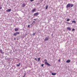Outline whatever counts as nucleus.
I'll return each mask as SVG.
<instances>
[{
  "mask_svg": "<svg viewBox=\"0 0 77 77\" xmlns=\"http://www.w3.org/2000/svg\"><path fill=\"white\" fill-rule=\"evenodd\" d=\"M44 61H45V64L46 65H48V66H51V65L49 64V63H47V60L46 59H45Z\"/></svg>",
  "mask_w": 77,
  "mask_h": 77,
  "instance_id": "obj_1",
  "label": "nucleus"
},
{
  "mask_svg": "<svg viewBox=\"0 0 77 77\" xmlns=\"http://www.w3.org/2000/svg\"><path fill=\"white\" fill-rule=\"evenodd\" d=\"M71 7V4H68L66 5V8H69Z\"/></svg>",
  "mask_w": 77,
  "mask_h": 77,
  "instance_id": "obj_2",
  "label": "nucleus"
},
{
  "mask_svg": "<svg viewBox=\"0 0 77 77\" xmlns=\"http://www.w3.org/2000/svg\"><path fill=\"white\" fill-rule=\"evenodd\" d=\"M17 34H20V32H16L14 33L13 35L14 36H17Z\"/></svg>",
  "mask_w": 77,
  "mask_h": 77,
  "instance_id": "obj_3",
  "label": "nucleus"
},
{
  "mask_svg": "<svg viewBox=\"0 0 77 77\" xmlns=\"http://www.w3.org/2000/svg\"><path fill=\"white\" fill-rule=\"evenodd\" d=\"M48 39H49V38L48 37H46L45 38L44 41H48Z\"/></svg>",
  "mask_w": 77,
  "mask_h": 77,
  "instance_id": "obj_4",
  "label": "nucleus"
},
{
  "mask_svg": "<svg viewBox=\"0 0 77 77\" xmlns=\"http://www.w3.org/2000/svg\"><path fill=\"white\" fill-rule=\"evenodd\" d=\"M38 15H39V13H36L34 14V16H38Z\"/></svg>",
  "mask_w": 77,
  "mask_h": 77,
  "instance_id": "obj_5",
  "label": "nucleus"
},
{
  "mask_svg": "<svg viewBox=\"0 0 77 77\" xmlns=\"http://www.w3.org/2000/svg\"><path fill=\"white\" fill-rule=\"evenodd\" d=\"M11 9H8L6 11V12H11Z\"/></svg>",
  "mask_w": 77,
  "mask_h": 77,
  "instance_id": "obj_6",
  "label": "nucleus"
},
{
  "mask_svg": "<svg viewBox=\"0 0 77 77\" xmlns=\"http://www.w3.org/2000/svg\"><path fill=\"white\" fill-rule=\"evenodd\" d=\"M35 11H36V8H34L32 10V12H35Z\"/></svg>",
  "mask_w": 77,
  "mask_h": 77,
  "instance_id": "obj_7",
  "label": "nucleus"
},
{
  "mask_svg": "<svg viewBox=\"0 0 77 77\" xmlns=\"http://www.w3.org/2000/svg\"><path fill=\"white\" fill-rule=\"evenodd\" d=\"M70 62L71 60H68L66 61V62H67V63H69V62Z\"/></svg>",
  "mask_w": 77,
  "mask_h": 77,
  "instance_id": "obj_8",
  "label": "nucleus"
},
{
  "mask_svg": "<svg viewBox=\"0 0 77 77\" xmlns=\"http://www.w3.org/2000/svg\"><path fill=\"white\" fill-rule=\"evenodd\" d=\"M67 30H69L70 31H71V28L69 27H67Z\"/></svg>",
  "mask_w": 77,
  "mask_h": 77,
  "instance_id": "obj_9",
  "label": "nucleus"
},
{
  "mask_svg": "<svg viewBox=\"0 0 77 77\" xmlns=\"http://www.w3.org/2000/svg\"><path fill=\"white\" fill-rule=\"evenodd\" d=\"M52 75H56V73H52Z\"/></svg>",
  "mask_w": 77,
  "mask_h": 77,
  "instance_id": "obj_10",
  "label": "nucleus"
},
{
  "mask_svg": "<svg viewBox=\"0 0 77 77\" xmlns=\"http://www.w3.org/2000/svg\"><path fill=\"white\" fill-rule=\"evenodd\" d=\"M20 65H21V63H19L18 64H17L16 66H20Z\"/></svg>",
  "mask_w": 77,
  "mask_h": 77,
  "instance_id": "obj_11",
  "label": "nucleus"
},
{
  "mask_svg": "<svg viewBox=\"0 0 77 77\" xmlns=\"http://www.w3.org/2000/svg\"><path fill=\"white\" fill-rule=\"evenodd\" d=\"M18 28H15V31H18Z\"/></svg>",
  "mask_w": 77,
  "mask_h": 77,
  "instance_id": "obj_12",
  "label": "nucleus"
},
{
  "mask_svg": "<svg viewBox=\"0 0 77 77\" xmlns=\"http://www.w3.org/2000/svg\"><path fill=\"white\" fill-rule=\"evenodd\" d=\"M72 23H76V22H75V21H72Z\"/></svg>",
  "mask_w": 77,
  "mask_h": 77,
  "instance_id": "obj_13",
  "label": "nucleus"
},
{
  "mask_svg": "<svg viewBox=\"0 0 77 77\" xmlns=\"http://www.w3.org/2000/svg\"><path fill=\"white\" fill-rule=\"evenodd\" d=\"M26 6V5H25V4H24V3H23L22 5L23 7H24V6Z\"/></svg>",
  "mask_w": 77,
  "mask_h": 77,
  "instance_id": "obj_14",
  "label": "nucleus"
},
{
  "mask_svg": "<svg viewBox=\"0 0 77 77\" xmlns=\"http://www.w3.org/2000/svg\"><path fill=\"white\" fill-rule=\"evenodd\" d=\"M36 35V32H34L33 33L32 35L33 36H34V35Z\"/></svg>",
  "mask_w": 77,
  "mask_h": 77,
  "instance_id": "obj_15",
  "label": "nucleus"
},
{
  "mask_svg": "<svg viewBox=\"0 0 77 77\" xmlns=\"http://www.w3.org/2000/svg\"><path fill=\"white\" fill-rule=\"evenodd\" d=\"M48 9V5H46V9Z\"/></svg>",
  "mask_w": 77,
  "mask_h": 77,
  "instance_id": "obj_16",
  "label": "nucleus"
},
{
  "mask_svg": "<svg viewBox=\"0 0 77 77\" xmlns=\"http://www.w3.org/2000/svg\"><path fill=\"white\" fill-rule=\"evenodd\" d=\"M73 6H74V5H73V4H71V7L72 8V7Z\"/></svg>",
  "mask_w": 77,
  "mask_h": 77,
  "instance_id": "obj_17",
  "label": "nucleus"
},
{
  "mask_svg": "<svg viewBox=\"0 0 77 77\" xmlns=\"http://www.w3.org/2000/svg\"><path fill=\"white\" fill-rule=\"evenodd\" d=\"M70 20V19H68L67 20V21H69Z\"/></svg>",
  "mask_w": 77,
  "mask_h": 77,
  "instance_id": "obj_18",
  "label": "nucleus"
},
{
  "mask_svg": "<svg viewBox=\"0 0 77 77\" xmlns=\"http://www.w3.org/2000/svg\"><path fill=\"white\" fill-rule=\"evenodd\" d=\"M44 64H42L41 66H42V67H43L44 66Z\"/></svg>",
  "mask_w": 77,
  "mask_h": 77,
  "instance_id": "obj_19",
  "label": "nucleus"
},
{
  "mask_svg": "<svg viewBox=\"0 0 77 77\" xmlns=\"http://www.w3.org/2000/svg\"><path fill=\"white\" fill-rule=\"evenodd\" d=\"M74 30H75V29H72V31H74Z\"/></svg>",
  "mask_w": 77,
  "mask_h": 77,
  "instance_id": "obj_20",
  "label": "nucleus"
},
{
  "mask_svg": "<svg viewBox=\"0 0 77 77\" xmlns=\"http://www.w3.org/2000/svg\"><path fill=\"white\" fill-rule=\"evenodd\" d=\"M30 2H33V1H34V0H30Z\"/></svg>",
  "mask_w": 77,
  "mask_h": 77,
  "instance_id": "obj_21",
  "label": "nucleus"
},
{
  "mask_svg": "<svg viewBox=\"0 0 77 77\" xmlns=\"http://www.w3.org/2000/svg\"><path fill=\"white\" fill-rule=\"evenodd\" d=\"M2 9V7L1 6V7H0V9Z\"/></svg>",
  "mask_w": 77,
  "mask_h": 77,
  "instance_id": "obj_22",
  "label": "nucleus"
},
{
  "mask_svg": "<svg viewBox=\"0 0 77 77\" xmlns=\"http://www.w3.org/2000/svg\"><path fill=\"white\" fill-rule=\"evenodd\" d=\"M58 62H60V60H58Z\"/></svg>",
  "mask_w": 77,
  "mask_h": 77,
  "instance_id": "obj_23",
  "label": "nucleus"
},
{
  "mask_svg": "<svg viewBox=\"0 0 77 77\" xmlns=\"http://www.w3.org/2000/svg\"><path fill=\"white\" fill-rule=\"evenodd\" d=\"M28 27H29V28L30 27V25H28Z\"/></svg>",
  "mask_w": 77,
  "mask_h": 77,
  "instance_id": "obj_24",
  "label": "nucleus"
},
{
  "mask_svg": "<svg viewBox=\"0 0 77 77\" xmlns=\"http://www.w3.org/2000/svg\"><path fill=\"white\" fill-rule=\"evenodd\" d=\"M35 60H37V59H36V58H35Z\"/></svg>",
  "mask_w": 77,
  "mask_h": 77,
  "instance_id": "obj_25",
  "label": "nucleus"
},
{
  "mask_svg": "<svg viewBox=\"0 0 77 77\" xmlns=\"http://www.w3.org/2000/svg\"><path fill=\"white\" fill-rule=\"evenodd\" d=\"M25 75H24L23 77H25Z\"/></svg>",
  "mask_w": 77,
  "mask_h": 77,
  "instance_id": "obj_26",
  "label": "nucleus"
},
{
  "mask_svg": "<svg viewBox=\"0 0 77 77\" xmlns=\"http://www.w3.org/2000/svg\"><path fill=\"white\" fill-rule=\"evenodd\" d=\"M34 20H36V19H34Z\"/></svg>",
  "mask_w": 77,
  "mask_h": 77,
  "instance_id": "obj_27",
  "label": "nucleus"
},
{
  "mask_svg": "<svg viewBox=\"0 0 77 77\" xmlns=\"http://www.w3.org/2000/svg\"><path fill=\"white\" fill-rule=\"evenodd\" d=\"M40 60V58H39V60Z\"/></svg>",
  "mask_w": 77,
  "mask_h": 77,
  "instance_id": "obj_28",
  "label": "nucleus"
},
{
  "mask_svg": "<svg viewBox=\"0 0 77 77\" xmlns=\"http://www.w3.org/2000/svg\"><path fill=\"white\" fill-rule=\"evenodd\" d=\"M33 23H35V21H33Z\"/></svg>",
  "mask_w": 77,
  "mask_h": 77,
  "instance_id": "obj_29",
  "label": "nucleus"
},
{
  "mask_svg": "<svg viewBox=\"0 0 77 77\" xmlns=\"http://www.w3.org/2000/svg\"><path fill=\"white\" fill-rule=\"evenodd\" d=\"M38 60H39V58H38Z\"/></svg>",
  "mask_w": 77,
  "mask_h": 77,
  "instance_id": "obj_30",
  "label": "nucleus"
},
{
  "mask_svg": "<svg viewBox=\"0 0 77 77\" xmlns=\"http://www.w3.org/2000/svg\"><path fill=\"white\" fill-rule=\"evenodd\" d=\"M1 53H2V51H1Z\"/></svg>",
  "mask_w": 77,
  "mask_h": 77,
  "instance_id": "obj_31",
  "label": "nucleus"
}]
</instances>
